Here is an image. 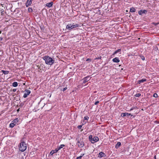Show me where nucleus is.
<instances>
[{
    "label": "nucleus",
    "instance_id": "a878e982",
    "mask_svg": "<svg viewBox=\"0 0 159 159\" xmlns=\"http://www.w3.org/2000/svg\"><path fill=\"white\" fill-rule=\"evenodd\" d=\"M89 119V117L87 116H85L84 117V120H88Z\"/></svg>",
    "mask_w": 159,
    "mask_h": 159
},
{
    "label": "nucleus",
    "instance_id": "2f4dec72",
    "mask_svg": "<svg viewBox=\"0 0 159 159\" xmlns=\"http://www.w3.org/2000/svg\"><path fill=\"white\" fill-rule=\"evenodd\" d=\"M86 61H89V62H90L91 61V60L90 59H89V58H88V59L87 60H86Z\"/></svg>",
    "mask_w": 159,
    "mask_h": 159
},
{
    "label": "nucleus",
    "instance_id": "20e7f679",
    "mask_svg": "<svg viewBox=\"0 0 159 159\" xmlns=\"http://www.w3.org/2000/svg\"><path fill=\"white\" fill-rule=\"evenodd\" d=\"M77 144L80 148H82L84 146V142L80 140H78L77 141Z\"/></svg>",
    "mask_w": 159,
    "mask_h": 159
},
{
    "label": "nucleus",
    "instance_id": "cd10ccee",
    "mask_svg": "<svg viewBox=\"0 0 159 159\" xmlns=\"http://www.w3.org/2000/svg\"><path fill=\"white\" fill-rule=\"evenodd\" d=\"M153 96L155 98H157L158 97L157 94L156 93H155L153 94Z\"/></svg>",
    "mask_w": 159,
    "mask_h": 159
},
{
    "label": "nucleus",
    "instance_id": "4468645a",
    "mask_svg": "<svg viewBox=\"0 0 159 159\" xmlns=\"http://www.w3.org/2000/svg\"><path fill=\"white\" fill-rule=\"evenodd\" d=\"M19 121L18 118H16L14 120L12 121V122H13L14 124L15 125L16 123H17Z\"/></svg>",
    "mask_w": 159,
    "mask_h": 159
},
{
    "label": "nucleus",
    "instance_id": "e433bc0d",
    "mask_svg": "<svg viewBox=\"0 0 159 159\" xmlns=\"http://www.w3.org/2000/svg\"><path fill=\"white\" fill-rule=\"evenodd\" d=\"M16 91V89H13V91L14 92H15Z\"/></svg>",
    "mask_w": 159,
    "mask_h": 159
},
{
    "label": "nucleus",
    "instance_id": "2eb2a0df",
    "mask_svg": "<svg viewBox=\"0 0 159 159\" xmlns=\"http://www.w3.org/2000/svg\"><path fill=\"white\" fill-rule=\"evenodd\" d=\"M53 4V3L52 2H50L47 3L46 4V6H47L49 7H50L52 6Z\"/></svg>",
    "mask_w": 159,
    "mask_h": 159
},
{
    "label": "nucleus",
    "instance_id": "f03ea898",
    "mask_svg": "<svg viewBox=\"0 0 159 159\" xmlns=\"http://www.w3.org/2000/svg\"><path fill=\"white\" fill-rule=\"evenodd\" d=\"M27 148L26 144L24 142H22L19 145V150L21 152L25 151Z\"/></svg>",
    "mask_w": 159,
    "mask_h": 159
},
{
    "label": "nucleus",
    "instance_id": "423d86ee",
    "mask_svg": "<svg viewBox=\"0 0 159 159\" xmlns=\"http://www.w3.org/2000/svg\"><path fill=\"white\" fill-rule=\"evenodd\" d=\"M121 116L122 117L127 116L128 117L129 116H132V115H131V114L129 113H121Z\"/></svg>",
    "mask_w": 159,
    "mask_h": 159
},
{
    "label": "nucleus",
    "instance_id": "58836bf2",
    "mask_svg": "<svg viewBox=\"0 0 159 159\" xmlns=\"http://www.w3.org/2000/svg\"><path fill=\"white\" fill-rule=\"evenodd\" d=\"M3 14V12H2L1 13V15H2Z\"/></svg>",
    "mask_w": 159,
    "mask_h": 159
},
{
    "label": "nucleus",
    "instance_id": "c85d7f7f",
    "mask_svg": "<svg viewBox=\"0 0 159 159\" xmlns=\"http://www.w3.org/2000/svg\"><path fill=\"white\" fill-rule=\"evenodd\" d=\"M82 127V125H80L78 126V128L80 129Z\"/></svg>",
    "mask_w": 159,
    "mask_h": 159
},
{
    "label": "nucleus",
    "instance_id": "c756f323",
    "mask_svg": "<svg viewBox=\"0 0 159 159\" xmlns=\"http://www.w3.org/2000/svg\"><path fill=\"white\" fill-rule=\"evenodd\" d=\"M99 102V101H96V102H95V103H94V104L95 105H97L98 103Z\"/></svg>",
    "mask_w": 159,
    "mask_h": 159
},
{
    "label": "nucleus",
    "instance_id": "ddd939ff",
    "mask_svg": "<svg viewBox=\"0 0 159 159\" xmlns=\"http://www.w3.org/2000/svg\"><path fill=\"white\" fill-rule=\"evenodd\" d=\"M58 151L57 148H56V149L54 150H52L50 152V154L51 155H52L53 154L56 153Z\"/></svg>",
    "mask_w": 159,
    "mask_h": 159
},
{
    "label": "nucleus",
    "instance_id": "aec40b11",
    "mask_svg": "<svg viewBox=\"0 0 159 159\" xmlns=\"http://www.w3.org/2000/svg\"><path fill=\"white\" fill-rule=\"evenodd\" d=\"M135 9L133 7H132L130 8V11L131 12H135Z\"/></svg>",
    "mask_w": 159,
    "mask_h": 159
},
{
    "label": "nucleus",
    "instance_id": "bb28decb",
    "mask_svg": "<svg viewBox=\"0 0 159 159\" xmlns=\"http://www.w3.org/2000/svg\"><path fill=\"white\" fill-rule=\"evenodd\" d=\"M141 96V94L140 93H137L135 95V96L136 97H139Z\"/></svg>",
    "mask_w": 159,
    "mask_h": 159
},
{
    "label": "nucleus",
    "instance_id": "a211bd4d",
    "mask_svg": "<svg viewBox=\"0 0 159 159\" xmlns=\"http://www.w3.org/2000/svg\"><path fill=\"white\" fill-rule=\"evenodd\" d=\"M89 140L91 141L92 143H93L92 140H93V137L92 135H90L89 137Z\"/></svg>",
    "mask_w": 159,
    "mask_h": 159
},
{
    "label": "nucleus",
    "instance_id": "f3484780",
    "mask_svg": "<svg viewBox=\"0 0 159 159\" xmlns=\"http://www.w3.org/2000/svg\"><path fill=\"white\" fill-rule=\"evenodd\" d=\"M121 143L120 142H118L117 143L115 147L116 148H118L120 145Z\"/></svg>",
    "mask_w": 159,
    "mask_h": 159
},
{
    "label": "nucleus",
    "instance_id": "7c9ffc66",
    "mask_svg": "<svg viewBox=\"0 0 159 159\" xmlns=\"http://www.w3.org/2000/svg\"><path fill=\"white\" fill-rule=\"evenodd\" d=\"M101 57H98V58H96L95 59H101Z\"/></svg>",
    "mask_w": 159,
    "mask_h": 159
},
{
    "label": "nucleus",
    "instance_id": "dca6fc26",
    "mask_svg": "<svg viewBox=\"0 0 159 159\" xmlns=\"http://www.w3.org/2000/svg\"><path fill=\"white\" fill-rule=\"evenodd\" d=\"M146 81V79H142V80H139L138 81V83L140 84L142 83H143V82Z\"/></svg>",
    "mask_w": 159,
    "mask_h": 159
},
{
    "label": "nucleus",
    "instance_id": "5701e85b",
    "mask_svg": "<svg viewBox=\"0 0 159 159\" xmlns=\"http://www.w3.org/2000/svg\"><path fill=\"white\" fill-rule=\"evenodd\" d=\"M65 145L64 144H61L60 145L59 147L57 148V149L58 151L61 148H62L63 147H64Z\"/></svg>",
    "mask_w": 159,
    "mask_h": 159
},
{
    "label": "nucleus",
    "instance_id": "4c0bfd02",
    "mask_svg": "<svg viewBox=\"0 0 159 159\" xmlns=\"http://www.w3.org/2000/svg\"><path fill=\"white\" fill-rule=\"evenodd\" d=\"M154 159H156V155H155L154 156Z\"/></svg>",
    "mask_w": 159,
    "mask_h": 159
},
{
    "label": "nucleus",
    "instance_id": "393cba45",
    "mask_svg": "<svg viewBox=\"0 0 159 159\" xmlns=\"http://www.w3.org/2000/svg\"><path fill=\"white\" fill-rule=\"evenodd\" d=\"M28 11L29 12H31L33 11V9L29 7L28 8Z\"/></svg>",
    "mask_w": 159,
    "mask_h": 159
},
{
    "label": "nucleus",
    "instance_id": "6ab92c4d",
    "mask_svg": "<svg viewBox=\"0 0 159 159\" xmlns=\"http://www.w3.org/2000/svg\"><path fill=\"white\" fill-rule=\"evenodd\" d=\"M2 72L5 75L8 74L9 72V71L8 70H2Z\"/></svg>",
    "mask_w": 159,
    "mask_h": 159
},
{
    "label": "nucleus",
    "instance_id": "0eeeda50",
    "mask_svg": "<svg viewBox=\"0 0 159 159\" xmlns=\"http://www.w3.org/2000/svg\"><path fill=\"white\" fill-rule=\"evenodd\" d=\"M90 77L89 76H87L84 78L83 80V83H85L86 82H88L90 80Z\"/></svg>",
    "mask_w": 159,
    "mask_h": 159
},
{
    "label": "nucleus",
    "instance_id": "f257e3e1",
    "mask_svg": "<svg viewBox=\"0 0 159 159\" xmlns=\"http://www.w3.org/2000/svg\"><path fill=\"white\" fill-rule=\"evenodd\" d=\"M43 59L45 61L47 65H52L54 62V60L48 56H45L43 57Z\"/></svg>",
    "mask_w": 159,
    "mask_h": 159
},
{
    "label": "nucleus",
    "instance_id": "9d476101",
    "mask_svg": "<svg viewBox=\"0 0 159 159\" xmlns=\"http://www.w3.org/2000/svg\"><path fill=\"white\" fill-rule=\"evenodd\" d=\"M112 61L114 62L118 63L120 62V60L118 57H116L112 59Z\"/></svg>",
    "mask_w": 159,
    "mask_h": 159
},
{
    "label": "nucleus",
    "instance_id": "6e6552de",
    "mask_svg": "<svg viewBox=\"0 0 159 159\" xmlns=\"http://www.w3.org/2000/svg\"><path fill=\"white\" fill-rule=\"evenodd\" d=\"M32 4V2L30 0H27L25 3V6L26 7H28Z\"/></svg>",
    "mask_w": 159,
    "mask_h": 159
},
{
    "label": "nucleus",
    "instance_id": "39448f33",
    "mask_svg": "<svg viewBox=\"0 0 159 159\" xmlns=\"http://www.w3.org/2000/svg\"><path fill=\"white\" fill-rule=\"evenodd\" d=\"M25 91V92L23 95V97L24 98L27 97L30 93V91L29 90H26Z\"/></svg>",
    "mask_w": 159,
    "mask_h": 159
},
{
    "label": "nucleus",
    "instance_id": "f704fd0d",
    "mask_svg": "<svg viewBox=\"0 0 159 159\" xmlns=\"http://www.w3.org/2000/svg\"><path fill=\"white\" fill-rule=\"evenodd\" d=\"M76 159H81V157H78Z\"/></svg>",
    "mask_w": 159,
    "mask_h": 159
},
{
    "label": "nucleus",
    "instance_id": "c9c22d12",
    "mask_svg": "<svg viewBox=\"0 0 159 159\" xmlns=\"http://www.w3.org/2000/svg\"><path fill=\"white\" fill-rule=\"evenodd\" d=\"M66 89H67V88H66H66H64V89H63V91H65V90Z\"/></svg>",
    "mask_w": 159,
    "mask_h": 159
},
{
    "label": "nucleus",
    "instance_id": "7ed1b4c3",
    "mask_svg": "<svg viewBox=\"0 0 159 159\" xmlns=\"http://www.w3.org/2000/svg\"><path fill=\"white\" fill-rule=\"evenodd\" d=\"M79 25L78 24H75L74 25H71V24H69L66 26V29L69 30H71L73 28L78 27Z\"/></svg>",
    "mask_w": 159,
    "mask_h": 159
},
{
    "label": "nucleus",
    "instance_id": "412c9836",
    "mask_svg": "<svg viewBox=\"0 0 159 159\" xmlns=\"http://www.w3.org/2000/svg\"><path fill=\"white\" fill-rule=\"evenodd\" d=\"M121 51V49H119L117 50H116V51H115L113 54V55H115V54H116L118 52H120V51Z\"/></svg>",
    "mask_w": 159,
    "mask_h": 159
},
{
    "label": "nucleus",
    "instance_id": "4be33fe9",
    "mask_svg": "<svg viewBox=\"0 0 159 159\" xmlns=\"http://www.w3.org/2000/svg\"><path fill=\"white\" fill-rule=\"evenodd\" d=\"M18 85L17 82H15L12 83V86L14 87H16Z\"/></svg>",
    "mask_w": 159,
    "mask_h": 159
},
{
    "label": "nucleus",
    "instance_id": "ea45409f",
    "mask_svg": "<svg viewBox=\"0 0 159 159\" xmlns=\"http://www.w3.org/2000/svg\"><path fill=\"white\" fill-rule=\"evenodd\" d=\"M132 110V109H130V111H131V110Z\"/></svg>",
    "mask_w": 159,
    "mask_h": 159
},
{
    "label": "nucleus",
    "instance_id": "473e14b6",
    "mask_svg": "<svg viewBox=\"0 0 159 159\" xmlns=\"http://www.w3.org/2000/svg\"><path fill=\"white\" fill-rule=\"evenodd\" d=\"M141 59H142V60H145V57L143 56L141 57Z\"/></svg>",
    "mask_w": 159,
    "mask_h": 159
},
{
    "label": "nucleus",
    "instance_id": "f8f14e48",
    "mask_svg": "<svg viewBox=\"0 0 159 159\" xmlns=\"http://www.w3.org/2000/svg\"><path fill=\"white\" fill-rule=\"evenodd\" d=\"M105 154L104 153L102 152H101L99 153L98 157L101 158L102 157H105Z\"/></svg>",
    "mask_w": 159,
    "mask_h": 159
},
{
    "label": "nucleus",
    "instance_id": "b1692460",
    "mask_svg": "<svg viewBox=\"0 0 159 159\" xmlns=\"http://www.w3.org/2000/svg\"><path fill=\"white\" fill-rule=\"evenodd\" d=\"M15 125L14 124L13 122L12 123H11L10 125V127L11 128H13L14 127V126Z\"/></svg>",
    "mask_w": 159,
    "mask_h": 159
},
{
    "label": "nucleus",
    "instance_id": "a19ab883",
    "mask_svg": "<svg viewBox=\"0 0 159 159\" xmlns=\"http://www.w3.org/2000/svg\"><path fill=\"white\" fill-rule=\"evenodd\" d=\"M19 111V109L17 110V111Z\"/></svg>",
    "mask_w": 159,
    "mask_h": 159
},
{
    "label": "nucleus",
    "instance_id": "72a5a7b5",
    "mask_svg": "<svg viewBox=\"0 0 159 159\" xmlns=\"http://www.w3.org/2000/svg\"><path fill=\"white\" fill-rule=\"evenodd\" d=\"M84 155V154H81L80 156V157H81V158Z\"/></svg>",
    "mask_w": 159,
    "mask_h": 159
},
{
    "label": "nucleus",
    "instance_id": "9b49d317",
    "mask_svg": "<svg viewBox=\"0 0 159 159\" xmlns=\"http://www.w3.org/2000/svg\"><path fill=\"white\" fill-rule=\"evenodd\" d=\"M98 137H94L93 138V140H92V143H94L95 142L98 141Z\"/></svg>",
    "mask_w": 159,
    "mask_h": 159
},
{
    "label": "nucleus",
    "instance_id": "1a4fd4ad",
    "mask_svg": "<svg viewBox=\"0 0 159 159\" xmlns=\"http://www.w3.org/2000/svg\"><path fill=\"white\" fill-rule=\"evenodd\" d=\"M147 12V11L146 10H141L139 11L138 13L140 15H142L143 13H146Z\"/></svg>",
    "mask_w": 159,
    "mask_h": 159
}]
</instances>
